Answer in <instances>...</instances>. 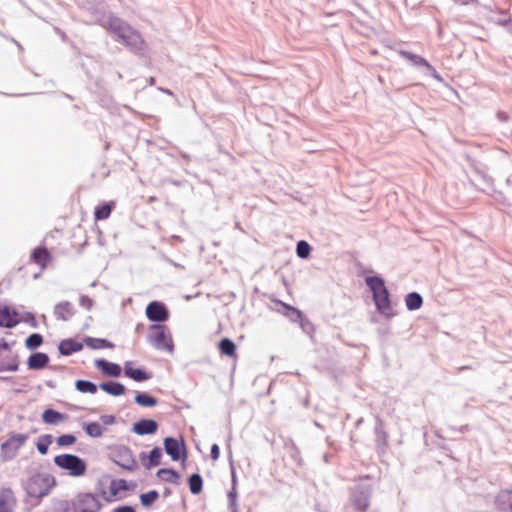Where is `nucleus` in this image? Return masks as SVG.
I'll return each mask as SVG.
<instances>
[{
	"label": "nucleus",
	"instance_id": "de8ad7c7",
	"mask_svg": "<svg viewBox=\"0 0 512 512\" xmlns=\"http://www.w3.org/2000/svg\"><path fill=\"white\" fill-rule=\"evenodd\" d=\"M100 420L102 421V423L106 426L108 425H112L115 423L116 421V418L114 415H102L100 417Z\"/></svg>",
	"mask_w": 512,
	"mask_h": 512
},
{
	"label": "nucleus",
	"instance_id": "7c9ffc66",
	"mask_svg": "<svg viewBox=\"0 0 512 512\" xmlns=\"http://www.w3.org/2000/svg\"><path fill=\"white\" fill-rule=\"evenodd\" d=\"M135 402L142 407H154L157 405L158 400L146 392H138L135 396Z\"/></svg>",
	"mask_w": 512,
	"mask_h": 512
},
{
	"label": "nucleus",
	"instance_id": "dca6fc26",
	"mask_svg": "<svg viewBox=\"0 0 512 512\" xmlns=\"http://www.w3.org/2000/svg\"><path fill=\"white\" fill-rule=\"evenodd\" d=\"M19 323L18 312L9 306H0V327L14 328Z\"/></svg>",
	"mask_w": 512,
	"mask_h": 512
},
{
	"label": "nucleus",
	"instance_id": "6e6552de",
	"mask_svg": "<svg viewBox=\"0 0 512 512\" xmlns=\"http://www.w3.org/2000/svg\"><path fill=\"white\" fill-rule=\"evenodd\" d=\"M95 21L98 25L110 30L118 39H121L130 29L126 22L111 14L95 15Z\"/></svg>",
	"mask_w": 512,
	"mask_h": 512
},
{
	"label": "nucleus",
	"instance_id": "f257e3e1",
	"mask_svg": "<svg viewBox=\"0 0 512 512\" xmlns=\"http://www.w3.org/2000/svg\"><path fill=\"white\" fill-rule=\"evenodd\" d=\"M365 284L372 292L376 310L386 318H392L396 315L391 306L390 293L385 285V281L378 275L367 276Z\"/></svg>",
	"mask_w": 512,
	"mask_h": 512
},
{
	"label": "nucleus",
	"instance_id": "b1692460",
	"mask_svg": "<svg viewBox=\"0 0 512 512\" xmlns=\"http://www.w3.org/2000/svg\"><path fill=\"white\" fill-rule=\"evenodd\" d=\"M495 505L500 511L512 512V491L511 490L501 491L496 496Z\"/></svg>",
	"mask_w": 512,
	"mask_h": 512
},
{
	"label": "nucleus",
	"instance_id": "39448f33",
	"mask_svg": "<svg viewBox=\"0 0 512 512\" xmlns=\"http://www.w3.org/2000/svg\"><path fill=\"white\" fill-rule=\"evenodd\" d=\"M372 490L370 484L364 483L357 484L350 488L349 501L357 512H367L370 506Z\"/></svg>",
	"mask_w": 512,
	"mask_h": 512
},
{
	"label": "nucleus",
	"instance_id": "a19ab883",
	"mask_svg": "<svg viewBox=\"0 0 512 512\" xmlns=\"http://www.w3.org/2000/svg\"><path fill=\"white\" fill-rule=\"evenodd\" d=\"M311 253V246L305 240L298 241L296 245V254L301 259H307Z\"/></svg>",
	"mask_w": 512,
	"mask_h": 512
},
{
	"label": "nucleus",
	"instance_id": "a18cd8bd",
	"mask_svg": "<svg viewBox=\"0 0 512 512\" xmlns=\"http://www.w3.org/2000/svg\"><path fill=\"white\" fill-rule=\"evenodd\" d=\"M79 305L89 311L92 309L94 301L89 296L82 295L79 299Z\"/></svg>",
	"mask_w": 512,
	"mask_h": 512
},
{
	"label": "nucleus",
	"instance_id": "f03ea898",
	"mask_svg": "<svg viewBox=\"0 0 512 512\" xmlns=\"http://www.w3.org/2000/svg\"><path fill=\"white\" fill-rule=\"evenodd\" d=\"M55 478L46 473H36L32 475L25 485V491L31 498L41 499L48 495L55 486Z\"/></svg>",
	"mask_w": 512,
	"mask_h": 512
},
{
	"label": "nucleus",
	"instance_id": "ea45409f",
	"mask_svg": "<svg viewBox=\"0 0 512 512\" xmlns=\"http://www.w3.org/2000/svg\"><path fill=\"white\" fill-rule=\"evenodd\" d=\"M159 498L157 490H150L140 495V502L142 506L149 507Z\"/></svg>",
	"mask_w": 512,
	"mask_h": 512
},
{
	"label": "nucleus",
	"instance_id": "680f3d73",
	"mask_svg": "<svg viewBox=\"0 0 512 512\" xmlns=\"http://www.w3.org/2000/svg\"><path fill=\"white\" fill-rule=\"evenodd\" d=\"M148 83H149V85H153L155 83V79L153 77H150L148 79Z\"/></svg>",
	"mask_w": 512,
	"mask_h": 512
},
{
	"label": "nucleus",
	"instance_id": "c756f323",
	"mask_svg": "<svg viewBox=\"0 0 512 512\" xmlns=\"http://www.w3.org/2000/svg\"><path fill=\"white\" fill-rule=\"evenodd\" d=\"M85 344L90 349H105V348H113L114 344L103 338H93L87 337L85 338Z\"/></svg>",
	"mask_w": 512,
	"mask_h": 512
},
{
	"label": "nucleus",
	"instance_id": "f8f14e48",
	"mask_svg": "<svg viewBox=\"0 0 512 512\" xmlns=\"http://www.w3.org/2000/svg\"><path fill=\"white\" fill-rule=\"evenodd\" d=\"M76 314V308L70 301L58 302L53 309V315L58 321H69Z\"/></svg>",
	"mask_w": 512,
	"mask_h": 512
},
{
	"label": "nucleus",
	"instance_id": "9b49d317",
	"mask_svg": "<svg viewBox=\"0 0 512 512\" xmlns=\"http://www.w3.org/2000/svg\"><path fill=\"white\" fill-rule=\"evenodd\" d=\"M165 452L173 461L185 460L187 456L186 445L183 440L179 441L174 437H166L164 439Z\"/></svg>",
	"mask_w": 512,
	"mask_h": 512
},
{
	"label": "nucleus",
	"instance_id": "774afa93",
	"mask_svg": "<svg viewBox=\"0 0 512 512\" xmlns=\"http://www.w3.org/2000/svg\"><path fill=\"white\" fill-rule=\"evenodd\" d=\"M105 500H106L107 502H111V501H112V498H110V497H105Z\"/></svg>",
	"mask_w": 512,
	"mask_h": 512
},
{
	"label": "nucleus",
	"instance_id": "2eb2a0df",
	"mask_svg": "<svg viewBox=\"0 0 512 512\" xmlns=\"http://www.w3.org/2000/svg\"><path fill=\"white\" fill-rule=\"evenodd\" d=\"M158 428L159 425L157 421L153 419H141L133 424L132 431L139 436H144L155 434Z\"/></svg>",
	"mask_w": 512,
	"mask_h": 512
},
{
	"label": "nucleus",
	"instance_id": "864d4df0",
	"mask_svg": "<svg viewBox=\"0 0 512 512\" xmlns=\"http://www.w3.org/2000/svg\"><path fill=\"white\" fill-rule=\"evenodd\" d=\"M25 322L29 323L33 328L37 327L36 318H35L34 314H32V313L26 314Z\"/></svg>",
	"mask_w": 512,
	"mask_h": 512
},
{
	"label": "nucleus",
	"instance_id": "c85d7f7f",
	"mask_svg": "<svg viewBox=\"0 0 512 512\" xmlns=\"http://www.w3.org/2000/svg\"><path fill=\"white\" fill-rule=\"evenodd\" d=\"M157 476L165 482L178 484L180 474L172 468H161L157 471Z\"/></svg>",
	"mask_w": 512,
	"mask_h": 512
},
{
	"label": "nucleus",
	"instance_id": "a211bd4d",
	"mask_svg": "<svg viewBox=\"0 0 512 512\" xmlns=\"http://www.w3.org/2000/svg\"><path fill=\"white\" fill-rule=\"evenodd\" d=\"M120 40L134 52H138L143 49L144 41L141 35L131 27Z\"/></svg>",
	"mask_w": 512,
	"mask_h": 512
},
{
	"label": "nucleus",
	"instance_id": "09e8293b",
	"mask_svg": "<svg viewBox=\"0 0 512 512\" xmlns=\"http://www.w3.org/2000/svg\"><path fill=\"white\" fill-rule=\"evenodd\" d=\"M210 455L213 460H218L220 457V448L217 444L211 446Z\"/></svg>",
	"mask_w": 512,
	"mask_h": 512
},
{
	"label": "nucleus",
	"instance_id": "cd10ccee",
	"mask_svg": "<svg viewBox=\"0 0 512 512\" xmlns=\"http://www.w3.org/2000/svg\"><path fill=\"white\" fill-rule=\"evenodd\" d=\"M405 305L409 311L418 310L423 305V298L418 292H410L405 296Z\"/></svg>",
	"mask_w": 512,
	"mask_h": 512
},
{
	"label": "nucleus",
	"instance_id": "72a5a7b5",
	"mask_svg": "<svg viewBox=\"0 0 512 512\" xmlns=\"http://www.w3.org/2000/svg\"><path fill=\"white\" fill-rule=\"evenodd\" d=\"M190 492L194 495L199 494L203 488V479L200 474L194 473L188 479Z\"/></svg>",
	"mask_w": 512,
	"mask_h": 512
},
{
	"label": "nucleus",
	"instance_id": "ddd939ff",
	"mask_svg": "<svg viewBox=\"0 0 512 512\" xmlns=\"http://www.w3.org/2000/svg\"><path fill=\"white\" fill-rule=\"evenodd\" d=\"M276 305L279 306V308H277L279 313L287 317L291 322L300 323L301 327L304 328L303 314L299 309L280 300L276 301Z\"/></svg>",
	"mask_w": 512,
	"mask_h": 512
},
{
	"label": "nucleus",
	"instance_id": "4468645a",
	"mask_svg": "<svg viewBox=\"0 0 512 512\" xmlns=\"http://www.w3.org/2000/svg\"><path fill=\"white\" fill-rule=\"evenodd\" d=\"M17 499L10 487L0 488V512H13Z\"/></svg>",
	"mask_w": 512,
	"mask_h": 512
},
{
	"label": "nucleus",
	"instance_id": "0eeeda50",
	"mask_svg": "<svg viewBox=\"0 0 512 512\" xmlns=\"http://www.w3.org/2000/svg\"><path fill=\"white\" fill-rule=\"evenodd\" d=\"M28 435L13 434L0 447V457L2 461H11L14 459L19 449L26 443Z\"/></svg>",
	"mask_w": 512,
	"mask_h": 512
},
{
	"label": "nucleus",
	"instance_id": "7ed1b4c3",
	"mask_svg": "<svg viewBox=\"0 0 512 512\" xmlns=\"http://www.w3.org/2000/svg\"><path fill=\"white\" fill-rule=\"evenodd\" d=\"M150 333L148 334V342L156 350H166L172 352L174 344L172 337L168 331L167 326L163 324H152L149 327Z\"/></svg>",
	"mask_w": 512,
	"mask_h": 512
},
{
	"label": "nucleus",
	"instance_id": "c03bdc74",
	"mask_svg": "<svg viewBox=\"0 0 512 512\" xmlns=\"http://www.w3.org/2000/svg\"><path fill=\"white\" fill-rule=\"evenodd\" d=\"M76 442V437L73 434H63L56 439V443L61 446H70Z\"/></svg>",
	"mask_w": 512,
	"mask_h": 512
},
{
	"label": "nucleus",
	"instance_id": "6ab92c4d",
	"mask_svg": "<svg viewBox=\"0 0 512 512\" xmlns=\"http://www.w3.org/2000/svg\"><path fill=\"white\" fill-rule=\"evenodd\" d=\"M94 364L106 376L117 378L121 375L122 368L117 363H112L101 358L96 359Z\"/></svg>",
	"mask_w": 512,
	"mask_h": 512
},
{
	"label": "nucleus",
	"instance_id": "412c9836",
	"mask_svg": "<svg viewBox=\"0 0 512 512\" xmlns=\"http://www.w3.org/2000/svg\"><path fill=\"white\" fill-rule=\"evenodd\" d=\"M49 356L44 352L32 353L27 359V366L30 370H41L49 363Z\"/></svg>",
	"mask_w": 512,
	"mask_h": 512
},
{
	"label": "nucleus",
	"instance_id": "6e6d98bb",
	"mask_svg": "<svg viewBox=\"0 0 512 512\" xmlns=\"http://www.w3.org/2000/svg\"><path fill=\"white\" fill-rule=\"evenodd\" d=\"M0 348H2L4 350H8L9 349V344L4 339H1V341H0Z\"/></svg>",
	"mask_w": 512,
	"mask_h": 512
},
{
	"label": "nucleus",
	"instance_id": "bf43d9fd",
	"mask_svg": "<svg viewBox=\"0 0 512 512\" xmlns=\"http://www.w3.org/2000/svg\"><path fill=\"white\" fill-rule=\"evenodd\" d=\"M362 422H363V418L358 419L355 423V427L358 428L362 424Z\"/></svg>",
	"mask_w": 512,
	"mask_h": 512
},
{
	"label": "nucleus",
	"instance_id": "393cba45",
	"mask_svg": "<svg viewBox=\"0 0 512 512\" xmlns=\"http://www.w3.org/2000/svg\"><path fill=\"white\" fill-rule=\"evenodd\" d=\"M99 388L111 396H121L125 393L126 387L117 381L101 382Z\"/></svg>",
	"mask_w": 512,
	"mask_h": 512
},
{
	"label": "nucleus",
	"instance_id": "79ce46f5",
	"mask_svg": "<svg viewBox=\"0 0 512 512\" xmlns=\"http://www.w3.org/2000/svg\"><path fill=\"white\" fill-rule=\"evenodd\" d=\"M228 497V508L231 512H240L239 505L237 502L238 499V491L237 489H230L227 493Z\"/></svg>",
	"mask_w": 512,
	"mask_h": 512
},
{
	"label": "nucleus",
	"instance_id": "58836bf2",
	"mask_svg": "<svg viewBox=\"0 0 512 512\" xmlns=\"http://www.w3.org/2000/svg\"><path fill=\"white\" fill-rule=\"evenodd\" d=\"M112 212V205L109 203H104L95 208L94 216L96 220H105L107 219Z\"/></svg>",
	"mask_w": 512,
	"mask_h": 512
},
{
	"label": "nucleus",
	"instance_id": "f704fd0d",
	"mask_svg": "<svg viewBox=\"0 0 512 512\" xmlns=\"http://www.w3.org/2000/svg\"><path fill=\"white\" fill-rule=\"evenodd\" d=\"M83 429L92 438H100L103 435V428L98 422L85 423Z\"/></svg>",
	"mask_w": 512,
	"mask_h": 512
},
{
	"label": "nucleus",
	"instance_id": "5701e85b",
	"mask_svg": "<svg viewBox=\"0 0 512 512\" xmlns=\"http://www.w3.org/2000/svg\"><path fill=\"white\" fill-rule=\"evenodd\" d=\"M82 348L83 344L72 338L62 340L58 346L59 353L63 356H69L75 352H79Z\"/></svg>",
	"mask_w": 512,
	"mask_h": 512
},
{
	"label": "nucleus",
	"instance_id": "423d86ee",
	"mask_svg": "<svg viewBox=\"0 0 512 512\" xmlns=\"http://www.w3.org/2000/svg\"><path fill=\"white\" fill-rule=\"evenodd\" d=\"M110 459L127 471H133L137 468V462L133 456L132 450L124 445H118L111 449Z\"/></svg>",
	"mask_w": 512,
	"mask_h": 512
},
{
	"label": "nucleus",
	"instance_id": "e433bc0d",
	"mask_svg": "<svg viewBox=\"0 0 512 512\" xmlns=\"http://www.w3.org/2000/svg\"><path fill=\"white\" fill-rule=\"evenodd\" d=\"M161 456H162L161 448L158 446L154 447L148 455L149 462L147 464H145V467L147 469H150L151 467L158 466L160 464Z\"/></svg>",
	"mask_w": 512,
	"mask_h": 512
},
{
	"label": "nucleus",
	"instance_id": "2f4dec72",
	"mask_svg": "<svg viewBox=\"0 0 512 512\" xmlns=\"http://www.w3.org/2000/svg\"><path fill=\"white\" fill-rule=\"evenodd\" d=\"M75 388L81 393L95 394L97 392L98 386L92 381L79 379L75 382Z\"/></svg>",
	"mask_w": 512,
	"mask_h": 512
},
{
	"label": "nucleus",
	"instance_id": "473e14b6",
	"mask_svg": "<svg viewBox=\"0 0 512 512\" xmlns=\"http://www.w3.org/2000/svg\"><path fill=\"white\" fill-rule=\"evenodd\" d=\"M218 348L223 355L232 357L236 352L235 343L229 338H223L218 344Z\"/></svg>",
	"mask_w": 512,
	"mask_h": 512
},
{
	"label": "nucleus",
	"instance_id": "49530a36",
	"mask_svg": "<svg viewBox=\"0 0 512 512\" xmlns=\"http://www.w3.org/2000/svg\"><path fill=\"white\" fill-rule=\"evenodd\" d=\"M54 507L58 512H67L69 504L68 501L66 500H56L54 503Z\"/></svg>",
	"mask_w": 512,
	"mask_h": 512
},
{
	"label": "nucleus",
	"instance_id": "20e7f679",
	"mask_svg": "<svg viewBox=\"0 0 512 512\" xmlns=\"http://www.w3.org/2000/svg\"><path fill=\"white\" fill-rule=\"evenodd\" d=\"M57 467L69 472L73 477L83 476L87 469L86 462L79 456L74 454H61L54 458Z\"/></svg>",
	"mask_w": 512,
	"mask_h": 512
},
{
	"label": "nucleus",
	"instance_id": "0e129e2a",
	"mask_svg": "<svg viewBox=\"0 0 512 512\" xmlns=\"http://www.w3.org/2000/svg\"><path fill=\"white\" fill-rule=\"evenodd\" d=\"M161 90H162L163 92H165V93L169 94V95H171V94H172V92H171L170 90H168V89H161Z\"/></svg>",
	"mask_w": 512,
	"mask_h": 512
},
{
	"label": "nucleus",
	"instance_id": "3c124183",
	"mask_svg": "<svg viewBox=\"0 0 512 512\" xmlns=\"http://www.w3.org/2000/svg\"><path fill=\"white\" fill-rule=\"evenodd\" d=\"M237 484H238V481H237L236 471H235L233 464L231 463V489H237Z\"/></svg>",
	"mask_w": 512,
	"mask_h": 512
},
{
	"label": "nucleus",
	"instance_id": "13d9d810",
	"mask_svg": "<svg viewBox=\"0 0 512 512\" xmlns=\"http://www.w3.org/2000/svg\"><path fill=\"white\" fill-rule=\"evenodd\" d=\"M181 157H182L183 159H185L186 161H189V160H190V156H189L188 154H186V153H182V154H181Z\"/></svg>",
	"mask_w": 512,
	"mask_h": 512
},
{
	"label": "nucleus",
	"instance_id": "37998d69",
	"mask_svg": "<svg viewBox=\"0 0 512 512\" xmlns=\"http://www.w3.org/2000/svg\"><path fill=\"white\" fill-rule=\"evenodd\" d=\"M128 489V485L126 480L119 479V480H112L110 484V493L112 497H115L119 491H124Z\"/></svg>",
	"mask_w": 512,
	"mask_h": 512
},
{
	"label": "nucleus",
	"instance_id": "4c0bfd02",
	"mask_svg": "<svg viewBox=\"0 0 512 512\" xmlns=\"http://www.w3.org/2000/svg\"><path fill=\"white\" fill-rule=\"evenodd\" d=\"M43 343V336L39 333L30 334L25 340V346L29 350H35Z\"/></svg>",
	"mask_w": 512,
	"mask_h": 512
},
{
	"label": "nucleus",
	"instance_id": "052dcab7",
	"mask_svg": "<svg viewBox=\"0 0 512 512\" xmlns=\"http://www.w3.org/2000/svg\"><path fill=\"white\" fill-rule=\"evenodd\" d=\"M471 369V366H461L458 368L459 371L469 370Z\"/></svg>",
	"mask_w": 512,
	"mask_h": 512
},
{
	"label": "nucleus",
	"instance_id": "5fc2aeb1",
	"mask_svg": "<svg viewBox=\"0 0 512 512\" xmlns=\"http://www.w3.org/2000/svg\"><path fill=\"white\" fill-rule=\"evenodd\" d=\"M509 33L512 34V17H508L507 26L505 27Z\"/></svg>",
	"mask_w": 512,
	"mask_h": 512
},
{
	"label": "nucleus",
	"instance_id": "4d7b16f0",
	"mask_svg": "<svg viewBox=\"0 0 512 512\" xmlns=\"http://www.w3.org/2000/svg\"><path fill=\"white\" fill-rule=\"evenodd\" d=\"M507 22H508V18H504V19H498L496 23H497L498 25H501V26H503V27H506V26H507Z\"/></svg>",
	"mask_w": 512,
	"mask_h": 512
},
{
	"label": "nucleus",
	"instance_id": "338daca9",
	"mask_svg": "<svg viewBox=\"0 0 512 512\" xmlns=\"http://www.w3.org/2000/svg\"><path fill=\"white\" fill-rule=\"evenodd\" d=\"M140 457H141L142 459H144V458L146 457L145 452H142V453L140 454Z\"/></svg>",
	"mask_w": 512,
	"mask_h": 512
},
{
	"label": "nucleus",
	"instance_id": "603ef678",
	"mask_svg": "<svg viewBox=\"0 0 512 512\" xmlns=\"http://www.w3.org/2000/svg\"><path fill=\"white\" fill-rule=\"evenodd\" d=\"M112 512H136L135 508L130 505H122L115 508Z\"/></svg>",
	"mask_w": 512,
	"mask_h": 512
},
{
	"label": "nucleus",
	"instance_id": "9d476101",
	"mask_svg": "<svg viewBox=\"0 0 512 512\" xmlns=\"http://www.w3.org/2000/svg\"><path fill=\"white\" fill-rule=\"evenodd\" d=\"M147 318L155 324H161L169 319V310L166 305L159 301H152L146 306Z\"/></svg>",
	"mask_w": 512,
	"mask_h": 512
},
{
	"label": "nucleus",
	"instance_id": "1a4fd4ad",
	"mask_svg": "<svg viewBox=\"0 0 512 512\" xmlns=\"http://www.w3.org/2000/svg\"><path fill=\"white\" fill-rule=\"evenodd\" d=\"M102 503L92 493H79L73 503L74 512H100Z\"/></svg>",
	"mask_w": 512,
	"mask_h": 512
},
{
	"label": "nucleus",
	"instance_id": "c9c22d12",
	"mask_svg": "<svg viewBox=\"0 0 512 512\" xmlns=\"http://www.w3.org/2000/svg\"><path fill=\"white\" fill-rule=\"evenodd\" d=\"M52 441H53V437L49 434L40 436L36 443L38 452L42 455H46L48 453V449H49V446L52 443Z\"/></svg>",
	"mask_w": 512,
	"mask_h": 512
},
{
	"label": "nucleus",
	"instance_id": "a878e982",
	"mask_svg": "<svg viewBox=\"0 0 512 512\" xmlns=\"http://www.w3.org/2000/svg\"><path fill=\"white\" fill-rule=\"evenodd\" d=\"M67 415L57 410L48 408L42 413V421L48 425H57L67 419Z\"/></svg>",
	"mask_w": 512,
	"mask_h": 512
},
{
	"label": "nucleus",
	"instance_id": "69168bd1",
	"mask_svg": "<svg viewBox=\"0 0 512 512\" xmlns=\"http://www.w3.org/2000/svg\"><path fill=\"white\" fill-rule=\"evenodd\" d=\"M4 364H0V372H4Z\"/></svg>",
	"mask_w": 512,
	"mask_h": 512
},
{
	"label": "nucleus",
	"instance_id": "aec40b11",
	"mask_svg": "<svg viewBox=\"0 0 512 512\" xmlns=\"http://www.w3.org/2000/svg\"><path fill=\"white\" fill-rule=\"evenodd\" d=\"M124 375L136 382H144L151 378V374L143 368H133L130 361H127L124 365Z\"/></svg>",
	"mask_w": 512,
	"mask_h": 512
},
{
	"label": "nucleus",
	"instance_id": "4be33fe9",
	"mask_svg": "<svg viewBox=\"0 0 512 512\" xmlns=\"http://www.w3.org/2000/svg\"><path fill=\"white\" fill-rule=\"evenodd\" d=\"M387 440L388 435L386 431L383 429V422L380 418L376 419V425H375V443L377 449L384 453L386 447H387Z\"/></svg>",
	"mask_w": 512,
	"mask_h": 512
},
{
	"label": "nucleus",
	"instance_id": "e2e57ef3",
	"mask_svg": "<svg viewBox=\"0 0 512 512\" xmlns=\"http://www.w3.org/2000/svg\"><path fill=\"white\" fill-rule=\"evenodd\" d=\"M168 495H170V490L168 488H166L164 491V496H168Z\"/></svg>",
	"mask_w": 512,
	"mask_h": 512
},
{
	"label": "nucleus",
	"instance_id": "f3484780",
	"mask_svg": "<svg viewBox=\"0 0 512 512\" xmlns=\"http://www.w3.org/2000/svg\"><path fill=\"white\" fill-rule=\"evenodd\" d=\"M399 54L407 59L408 61H410L414 66H417V67H426L428 71L431 72V74L433 75V77L439 79V75L437 73V71L435 70V68L430 65V63L423 57H421L420 55H417V54H414L412 52H409V51H406V50H400L399 51Z\"/></svg>",
	"mask_w": 512,
	"mask_h": 512
},
{
	"label": "nucleus",
	"instance_id": "8fccbe9b",
	"mask_svg": "<svg viewBox=\"0 0 512 512\" xmlns=\"http://www.w3.org/2000/svg\"><path fill=\"white\" fill-rule=\"evenodd\" d=\"M4 371H17L19 368L18 360L15 358L11 363L4 364Z\"/></svg>",
	"mask_w": 512,
	"mask_h": 512
},
{
	"label": "nucleus",
	"instance_id": "bb28decb",
	"mask_svg": "<svg viewBox=\"0 0 512 512\" xmlns=\"http://www.w3.org/2000/svg\"><path fill=\"white\" fill-rule=\"evenodd\" d=\"M51 255L46 247L39 246L32 251L31 259L38 265L45 267Z\"/></svg>",
	"mask_w": 512,
	"mask_h": 512
}]
</instances>
